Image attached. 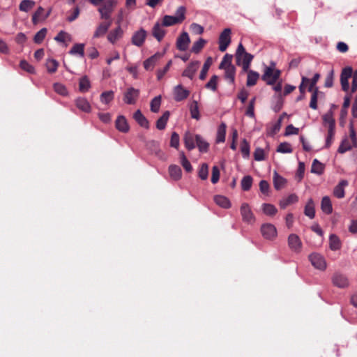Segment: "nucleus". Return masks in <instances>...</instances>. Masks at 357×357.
Here are the masks:
<instances>
[{"mask_svg": "<svg viewBox=\"0 0 357 357\" xmlns=\"http://www.w3.org/2000/svg\"><path fill=\"white\" fill-rule=\"evenodd\" d=\"M231 43V29H225L219 37V50L225 52Z\"/></svg>", "mask_w": 357, "mask_h": 357, "instance_id": "8", "label": "nucleus"}, {"mask_svg": "<svg viewBox=\"0 0 357 357\" xmlns=\"http://www.w3.org/2000/svg\"><path fill=\"white\" fill-rule=\"evenodd\" d=\"M348 185L346 180L341 181L337 185H336L333 190V195L337 198H343L344 197V187Z\"/></svg>", "mask_w": 357, "mask_h": 357, "instance_id": "28", "label": "nucleus"}, {"mask_svg": "<svg viewBox=\"0 0 357 357\" xmlns=\"http://www.w3.org/2000/svg\"><path fill=\"white\" fill-rule=\"evenodd\" d=\"M200 62L198 61H194L189 63L188 67L183 72V76L187 77L190 79H192L195 73L199 68Z\"/></svg>", "mask_w": 357, "mask_h": 357, "instance_id": "16", "label": "nucleus"}, {"mask_svg": "<svg viewBox=\"0 0 357 357\" xmlns=\"http://www.w3.org/2000/svg\"><path fill=\"white\" fill-rule=\"evenodd\" d=\"M323 122L324 126L328 127V129H333L335 128V121L333 116V112L331 111L326 113L323 116Z\"/></svg>", "mask_w": 357, "mask_h": 357, "instance_id": "26", "label": "nucleus"}, {"mask_svg": "<svg viewBox=\"0 0 357 357\" xmlns=\"http://www.w3.org/2000/svg\"><path fill=\"white\" fill-rule=\"evenodd\" d=\"M91 87V84L87 76H84L79 79V89L81 92H86Z\"/></svg>", "mask_w": 357, "mask_h": 357, "instance_id": "44", "label": "nucleus"}, {"mask_svg": "<svg viewBox=\"0 0 357 357\" xmlns=\"http://www.w3.org/2000/svg\"><path fill=\"white\" fill-rule=\"evenodd\" d=\"M139 95V91L133 87H130L124 93L123 101L128 105H133L136 102Z\"/></svg>", "mask_w": 357, "mask_h": 357, "instance_id": "10", "label": "nucleus"}, {"mask_svg": "<svg viewBox=\"0 0 357 357\" xmlns=\"http://www.w3.org/2000/svg\"><path fill=\"white\" fill-rule=\"evenodd\" d=\"M198 176L202 180H206L208 176V166L206 163H203L198 172Z\"/></svg>", "mask_w": 357, "mask_h": 357, "instance_id": "55", "label": "nucleus"}, {"mask_svg": "<svg viewBox=\"0 0 357 357\" xmlns=\"http://www.w3.org/2000/svg\"><path fill=\"white\" fill-rule=\"evenodd\" d=\"M248 77L246 84L248 86H252L256 84L259 75L258 73L255 72L253 70H248Z\"/></svg>", "mask_w": 357, "mask_h": 357, "instance_id": "37", "label": "nucleus"}, {"mask_svg": "<svg viewBox=\"0 0 357 357\" xmlns=\"http://www.w3.org/2000/svg\"><path fill=\"white\" fill-rule=\"evenodd\" d=\"M169 174L170 177L175 181L181 179L182 176L181 169L176 165H171L169 167Z\"/></svg>", "mask_w": 357, "mask_h": 357, "instance_id": "27", "label": "nucleus"}, {"mask_svg": "<svg viewBox=\"0 0 357 357\" xmlns=\"http://www.w3.org/2000/svg\"><path fill=\"white\" fill-rule=\"evenodd\" d=\"M112 24V20L101 23L94 32L93 37L99 38L104 36Z\"/></svg>", "mask_w": 357, "mask_h": 357, "instance_id": "21", "label": "nucleus"}, {"mask_svg": "<svg viewBox=\"0 0 357 357\" xmlns=\"http://www.w3.org/2000/svg\"><path fill=\"white\" fill-rule=\"evenodd\" d=\"M183 141L185 144V146L189 151L193 149L195 147V135L190 133V132H186L183 137Z\"/></svg>", "mask_w": 357, "mask_h": 357, "instance_id": "22", "label": "nucleus"}, {"mask_svg": "<svg viewBox=\"0 0 357 357\" xmlns=\"http://www.w3.org/2000/svg\"><path fill=\"white\" fill-rule=\"evenodd\" d=\"M114 97V94L112 91H107L101 93L100 98L102 103L107 105L113 100Z\"/></svg>", "mask_w": 357, "mask_h": 357, "instance_id": "47", "label": "nucleus"}, {"mask_svg": "<svg viewBox=\"0 0 357 357\" xmlns=\"http://www.w3.org/2000/svg\"><path fill=\"white\" fill-rule=\"evenodd\" d=\"M133 118L142 127L149 128V121L139 109L135 112Z\"/></svg>", "mask_w": 357, "mask_h": 357, "instance_id": "30", "label": "nucleus"}, {"mask_svg": "<svg viewBox=\"0 0 357 357\" xmlns=\"http://www.w3.org/2000/svg\"><path fill=\"white\" fill-rule=\"evenodd\" d=\"M179 22H180V21L176 18V17L171 16V15H165L163 17L162 24L165 26H169L176 24L177 23H179Z\"/></svg>", "mask_w": 357, "mask_h": 357, "instance_id": "50", "label": "nucleus"}, {"mask_svg": "<svg viewBox=\"0 0 357 357\" xmlns=\"http://www.w3.org/2000/svg\"><path fill=\"white\" fill-rule=\"evenodd\" d=\"M49 16V13H45L44 8L39 7L32 17V22L34 24L41 20H45Z\"/></svg>", "mask_w": 357, "mask_h": 357, "instance_id": "24", "label": "nucleus"}, {"mask_svg": "<svg viewBox=\"0 0 357 357\" xmlns=\"http://www.w3.org/2000/svg\"><path fill=\"white\" fill-rule=\"evenodd\" d=\"M212 64V59L211 57L208 58L206 61H205L202 69L201 70L200 75H199V79L203 80L206 78L207 73L208 71V69L210 66Z\"/></svg>", "mask_w": 357, "mask_h": 357, "instance_id": "51", "label": "nucleus"}, {"mask_svg": "<svg viewBox=\"0 0 357 357\" xmlns=\"http://www.w3.org/2000/svg\"><path fill=\"white\" fill-rule=\"evenodd\" d=\"M332 280L333 284L339 288H346L349 284L347 277L338 273L334 274Z\"/></svg>", "mask_w": 357, "mask_h": 357, "instance_id": "13", "label": "nucleus"}, {"mask_svg": "<svg viewBox=\"0 0 357 357\" xmlns=\"http://www.w3.org/2000/svg\"><path fill=\"white\" fill-rule=\"evenodd\" d=\"M298 200V196L295 194H291L287 197L281 199L280 202V206L282 208H285L287 206L297 202Z\"/></svg>", "mask_w": 357, "mask_h": 357, "instance_id": "35", "label": "nucleus"}, {"mask_svg": "<svg viewBox=\"0 0 357 357\" xmlns=\"http://www.w3.org/2000/svg\"><path fill=\"white\" fill-rule=\"evenodd\" d=\"M162 23L156 22L152 29V35L158 40L161 41L165 36L166 31Z\"/></svg>", "mask_w": 357, "mask_h": 357, "instance_id": "17", "label": "nucleus"}, {"mask_svg": "<svg viewBox=\"0 0 357 357\" xmlns=\"http://www.w3.org/2000/svg\"><path fill=\"white\" fill-rule=\"evenodd\" d=\"M304 213L306 216L312 219L315 215L314 203L312 198L309 199L304 209Z\"/></svg>", "mask_w": 357, "mask_h": 357, "instance_id": "31", "label": "nucleus"}, {"mask_svg": "<svg viewBox=\"0 0 357 357\" xmlns=\"http://www.w3.org/2000/svg\"><path fill=\"white\" fill-rule=\"evenodd\" d=\"M218 77L217 75H213L210 80L206 84V88L212 90L213 91H216Z\"/></svg>", "mask_w": 357, "mask_h": 357, "instance_id": "58", "label": "nucleus"}, {"mask_svg": "<svg viewBox=\"0 0 357 357\" xmlns=\"http://www.w3.org/2000/svg\"><path fill=\"white\" fill-rule=\"evenodd\" d=\"M179 156H180V162H181V165L183 166V167L184 168V169L187 172H192V165H191L190 162H189V160L187 159L184 152L181 151L179 153Z\"/></svg>", "mask_w": 357, "mask_h": 357, "instance_id": "41", "label": "nucleus"}, {"mask_svg": "<svg viewBox=\"0 0 357 357\" xmlns=\"http://www.w3.org/2000/svg\"><path fill=\"white\" fill-rule=\"evenodd\" d=\"M280 70L275 68V64L271 63L270 66L265 67L262 79L266 82L267 84L273 85L280 77Z\"/></svg>", "mask_w": 357, "mask_h": 357, "instance_id": "2", "label": "nucleus"}, {"mask_svg": "<svg viewBox=\"0 0 357 357\" xmlns=\"http://www.w3.org/2000/svg\"><path fill=\"white\" fill-rule=\"evenodd\" d=\"M161 105V96H155L151 102V111L154 113L159 112Z\"/></svg>", "mask_w": 357, "mask_h": 357, "instance_id": "52", "label": "nucleus"}, {"mask_svg": "<svg viewBox=\"0 0 357 357\" xmlns=\"http://www.w3.org/2000/svg\"><path fill=\"white\" fill-rule=\"evenodd\" d=\"M179 136L176 132H173L171 136L170 146L175 149H178L179 146Z\"/></svg>", "mask_w": 357, "mask_h": 357, "instance_id": "63", "label": "nucleus"}, {"mask_svg": "<svg viewBox=\"0 0 357 357\" xmlns=\"http://www.w3.org/2000/svg\"><path fill=\"white\" fill-rule=\"evenodd\" d=\"M288 245L289 248L295 252H300L301 251L303 244L301 242V240L300 239L299 236L295 234H291L288 236Z\"/></svg>", "mask_w": 357, "mask_h": 357, "instance_id": "9", "label": "nucleus"}, {"mask_svg": "<svg viewBox=\"0 0 357 357\" xmlns=\"http://www.w3.org/2000/svg\"><path fill=\"white\" fill-rule=\"evenodd\" d=\"M353 69L350 66L345 67L342 69L340 75V83L342 89L344 91H348L349 89V79L351 77Z\"/></svg>", "mask_w": 357, "mask_h": 357, "instance_id": "7", "label": "nucleus"}, {"mask_svg": "<svg viewBox=\"0 0 357 357\" xmlns=\"http://www.w3.org/2000/svg\"><path fill=\"white\" fill-rule=\"evenodd\" d=\"M190 91L183 87L182 85L178 84L174 89V96L176 101H181L188 98Z\"/></svg>", "mask_w": 357, "mask_h": 357, "instance_id": "15", "label": "nucleus"}, {"mask_svg": "<svg viewBox=\"0 0 357 357\" xmlns=\"http://www.w3.org/2000/svg\"><path fill=\"white\" fill-rule=\"evenodd\" d=\"M226 124L225 123H222L218 129L217 132V142H224L225 140V135H226Z\"/></svg>", "mask_w": 357, "mask_h": 357, "instance_id": "43", "label": "nucleus"}, {"mask_svg": "<svg viewBox=\"0 0 357 357\" xmlns=\"http://www.w3.org/2000/svg\"><path fill=\"white\" fill-rule=\"evenodd\" d=\"M35 6V1L33 0H22L19 6V9L23 12H28Z\"/></svg>", "mask_w": 357, "mask_h": 357, "instance_id": "45", "label": "nucleus"}, {"mask_svg": "<svg viewBox=\"0 0 357 357\" xmlns=\"http://www.w3.org/2000/svg\"><path fill=\"white\" fill-rule=\"evenodd\" d=\"M277 151L282 153H289L292 152V149L289 144L284 142L278 146Z\"/></svg>", "mask_w": 357, "mask_h": 357, "instance_id": "60", "label": "nucleus"}, {"mask_svg": "<svg viewBox=\"0 0 357 357\" xmlns=\"http://www.w3.org/2000/svg\"><path fill=\"white\" fill-rule=\"evenodd\" d=\"M252 184V178L250 176H244L241 182V188L243 190L248 191L250 189Z\"/></svg>", "mask_w": 357, "mask_h": 357, "instance_id": "53", "label": "nucleus"}, {"mask_svg": "<svg viewBox=\"0 0 357 357\" xmlns=\"http://www.w3.org/2000/svg\"><path fill=\"white\" fill-rule=\"evenodd\" d=\"M47 30L46 28H43L39 31H38L34 36V42L38 44L41 43L47 34Z\"/></svg>", "mask_w": 357, "mask_h": 357, "instance_id": "56", "label": "nucleus"}, {"mask_svg": "<svg viewBox=\"0 0 357 357\" xmlns=\"http://www.w3.org/2000/svg\"><path fill=\"white\" fill-rule=\"evenodd\" d=\"M324 169V165L321 162H320L317 159H314L312 162L311 172L320 175L323 173Z\"/></svg>", "mask_w": 357, "mask_h": 357, "instance_id": "42", "label": "nucleus"}, {"mask_svg": "<svg viewBox=\"0 0 357 357\" xmlns=\"http://www.w3.org/2000/svg\"><path fill=\"white\" fill-rule=\"evenodd\" d=\"M214 202L217 205L223 208H229L231 207V202L229 199L223 195H215L213 198Z\"/></svg>", "mask_w": 357, "mask_h": 357, "instance_id": "25", "label": "nucleus"}, {"mask_svg": "<svg viewBox=\"0 0 357 357\" xmlns=\"http://www.w3.org/2000/svg\"><path fill=\"white\" fill-rule=\"evenodd\" d=\"M190 43V37L186 32H183L177 39L176 47L181 51H185L188 49Z\"/></svg>", "mask_w": 357, "mask_h": 357, "instance_id": "18", "label": "nucleus"}, {"mask_svg": "<svg viewBox=\"0 0 357 357\" xmlns=\"http://www.w3.org/2000/svg\"><path fill=\"white\" fill-rule=\"evenodd\" d=\"M240 213L243 222L250 225L255 222V216L248 203L244 202L241 205Z\"/></svg>", "mask_w": 357, "mask_h": 357, "instance_id": "4", "label": "nucleus"}, {"mask_svg": "<svg viewBox=\"0 0 357 357\" xmlns=\"http://www.w3.org/2000/svg\"><path fill=\"white\" fill-rule=\"evenodd\" d=\"M69 53L72 55H79L83 57L84 55V44L78 43L73 46Z\"/></svg>", "mask_w": 357, "mask_h": 357, "instance_id": "39", "label": "nucleus"}, {"mask_svg": "<svg viewBox=\"0 0 357 357\" xmlns=\"http://www.w3.org/2000/svg\"><path fill=\"white\" fill-rule=\"evenodd\" d=\"M232 56L228 54H225L220 64L219 68L225 70V77L231 84L234 82L235 79V67L231 64Z\"/></svg>", "mask_w": 357, "mask_h": 357, "instance_id": "1", "label": "nucleus"}, {"mask_svg": "<svg viewBox=\"0 0 357 357\" xmlns=\"http://www.w3.org/2000/svg\"><path fill=\"white\" fill-rule=\"evenodd\" d=\"M254 158L257 161H261L266 159V153L263 149L257 148L254 152Z\"/></svg>", "mask_w": 357, "mask_h": 357, "instance_id": "59", "label": "nucleus"}, {"mask_svg": "<svg viewBox=\"0 0 357 357\" xmlns=\"http://www.w3.org/2000/svg\"><path fill=\"white\" fill-rule=\"evenodd\" d=\"M261 209L263 213L268 216H273L278 212L276 207L271 204H263L261 206Z\"/></svg>", "mask_w": 357, "mask_h": 357, "instance_id": "38", "label": "nucleus"}, {"mask_svg": "<svg viewBox=\"0 0 357 357\" xmlns=\"http://www.w3.org/2000/svg\"><path fill=\"white\" fill-rule=\"evenodd\" d=\"M54 90L56 93H57L59 95L61 96H67L68 95V90L66 87L61 83H55L53 86Z\"/></svg>", "mask_w": 357, "mask_h": 357, "instance_id": "57", "label": "nucleus"}, {"mask_svg": "<svg viewBox=\"0 0 357 357\" xmlns=\"http://www.w3.org/2000/svg\"><path fill=\"white\" fill-rule=\"evenodd\" d=\"M261 233L267 240H273L278 236L276 227L271 223L263 224L261 227Z\"/></svg>", "mask_w": 357, "mask_h": 357, "instance_id": "6", "label": "nucleus"}, {"mask_svg": "<svg viewBox=\"0 0 357 357\" xmlns=\"http://www.w3.org/2000/svg\"><path fill=\"white\" fill-rule=\"evenodd\" d=\"M45 65L47 72L50 73H54L58 68L59 63L55 59H49L47 60Z\"/></svg>", "mask_w": 357, "mask_h": 357, "instance_id": "49", "label": "nucleus"}, {"mask_svg": "<svg viewBox=\"0 0 357 357\" xmlns=\"http://www.w3.org/2000/svg\"><path fill=\"white\" fill-rule=\"evenodd\" d=\"M163 54L157 52L144 61V67L146 70H152L156 63L162 57Z\"/></svg>", "mask_w": 357, "mask_h": 357, "instance_id": "14", "label": "nucleus"}, {"mask_svg": "<svg viewBox=\"0 0 357 357\" xmlns=\"http://www.w3.org/2000/svg\"><path fill=\"white\" fill-rule=\"evenodd\" d=\"M117 4V0H107L98 8L101 19L111 20V15L114 7Z\"/></svg>", "mask_w": 357, "mask_h": 357, "instance_id": "3", "label": "nucleus"}, {"mask_svg": "<svg viewBox=\"0 0 357 357\" xmlns=\"http://www.w3.org/2000/svg\"><path fill=\"white\" fill-rule=\"evenodd\" d=\"M321 208L322 211L326 214H331L332 213L333 207L329 197L325 196L322 198Z\"/></svg>", "mask_w": 357, "mask_h": 357, "instance_id": "33", "label": "nucleus"}, {"mask_svg": "<svg viewBox=\"0 0 357 357\" xmlns=\"http://www.w3.org/2000/svg\"><path fill=\"white\" fill-rule=\"evenodd\" d=\"M146 36V31L142 28L133 33L131 38V42L134 45L137 47H141L143 45Z\"/></svg>", "mask_w": 357, "mask_h": 357, "instance_id": "11", "label": "nucleus"}, {"mask_svg": "<svg viewBox=\"0 0 357 357\" xmlns=\"http://www.w3.org/2000/svg\"><path fill=\"white\" fill-rule=\"evenodd\" d=\"M116 128L122 132H128L129 131V126L125 116H119L116 120Z\"/></svg>", "mask_w": 357, "mask_h": 357, "instance_id": "20", "label": "nucleus"}, {"mask_svg": "<svg viewBox=\"0 0 357 357\" xmlns=\"http://www.w3.org/2000/svg\"><path fill=\"white\" fill-rule=\"evenodd\" d=\"M169 112L166 111L163 113L162 116L159 118L156 122V128L158 130H164L166 127L167 123L168 121V119L169 118Z\"/></svg>", "mask_w": 357, "mask_h": 357, "instance_id": "36", "label": "nucleus"}, {"mask_svg": "<svg viewBox=\"0 0 357 357\" xmlns=\"http://www.w3.org/2000/svg\"><path fill=\"white\" fill-rule=\"evenodd\" d=\"M190 115L192 119L196 120H199L200 119L199 110L198 102L196 100H194L190 107Z\"/></svg>", "mask_w": 357, "mask_h": 357, "instance_id": "48", "label": "nucleus"}, {"mask_svg": "<svg viewBox=\"0 0 357 357\" xmlns=\"http://www.w3.org/2000/svg\"><path fill=\"white\" fill-rule=\"evenodd\" d=\"M241 151L242 153V155L244 158H248L250 155V146L248 142L243 139L241 146Z\"/></svg>", "mask_w": 357, "mask_h": 357, "instance_id": "61", "label": "nucleus"}, {"mask_svg": "<svg viewBox=\"0 0 357 357\" xmlns=\"http://www.w3.org/2000/svg\"><path fill=\"white\" fill-rule=\"evenodd\" d=\"M206 41L203 38H199L197 41L194 43L191 51L194 53H199L200 50L204 47Z\"/></svg>", "mask_w": 357, "mask_h": 357, "instance_id": "54", "label": "nucleus"}, {"mask_svg": "<svg viewBox=\"0 0 357 357\" xmlns=\"http://www.w3.org/2000/svg\"><path fill=\"white\" fill-rule=\"evenodd\" d=\"M329 247L330 249L335 251L341 248V241L339 237L335 234H331L329 236Z\"/></svg>", "mask_w": 357, "mask_h": 357, "instance_id": "34", "label": "nucleus"}, {"mask_svg": "<svg viewBox=\"0 0 357 357\" xmlns=\"http://www.w3.org/2000/svg\"><path fill=\"white\" fill-rule=\"evenodd\" d=\"M355 146H356L355 144H353V142H351L348 137H345L344 139H342L337 151L340 153H344Z\"/></svg>", "mask_w": 357, "mask_h": 357, "instance_id": "23", "label": "nucleus"}, {"mask_svg": "<svg viewBox=\"0 0 357 357\" xmlns=\"http://www.w3.org/2000/svg\"><path fill=\"white\" fill-rule=\"evenodd\" d=\"M253 56L247 52L239 57H236V64L241 66L243 71H248Z\"/></svg>", "mask_w": 357, "mask_h": 357, "instance_id": "12", "label": "nucleus"}, {"mask_svg": "<svg viewBox=\"0 0 357 357\" xmlns=\"http://www.w3.org/2000/svg\"><path fill=\"white\" fill-rule=\"evenodd\" d=\"M220 178V170L217 166H213L212 168L211 182L215 184L218 183Z\"/></svg>", "mask_w": 357, "mask_h": 357, "instance_id": "64", "label": "nucleus"}, {"mask_svg": "<svg viewBox=\"0 0 357 357\" xmlns=\"http://www.w3.org/2000/svg\"><path fill=\"white\" fill-rule=\"evenodd\" d=\"M311 264L317 269L324 271L326 268V261L319 253L314 252L309 255Z\"/></svg>", "mask_w": 357, "mask_h": 357, "instance_id": "5", "label": "nucleus"}, {"mask_svg": "<svg viewBox=\"0 0 357 357\" xmlns=\"http://www.w3.org/2000/svg\"><path fill=\"white\" fill-rule=\"evenodd\" d=\"M286 183V180L280 176L277 172H274L273 174V184L276 190L282 188Z\"/></svg>", "mask_w": 357, "mask_h": 357, "instance_id": "40", "label": "nucleus"}, {"mask_svg": "<svg viewBox=\"0 0 357 357\" xmlns=\"http://www.w3.org/2000/svg\"><path fill=\"white\" fill-rule=\"evenodd\" d=\"M54 40L58 43H65V45H68V43L72 41V36L68 33L61 31L55 37Z\"/></svg>", "mask_w": 357, "mask_h": 357, "instance_id": "29", "label": "nucleus"}, {"mask_svg": "<svg viewBox=\"0 0 357 357\" xmlns=\"http://www.w3.org/2000/svg\"><path fill=\"white\" fill-rule=\"evenodd\" d=\"M317 89H315L314 91H312L310 107L313 109H316L317 108Z\"/></svg>", "mask_w": 357, "mask_h": 357, "instance_id": "62", "label": "nucleus"}, {"mask_svg": "<svg viewBox=\"0 0 357 357\" xmlns=\"http://www.w3.org/2000/svg\"><path fill=\"white\" fill-rule=\"evenodd\" d=\"M123 34V31L120 26H118L117 28L111 31L107 36V39L112 43H114L117 40H119Z\"/></svg>", "mask_w": 357, "mask_h": 357, "instance_id": "32", "label": "nucleus"}, {"mask_svg": "<svg viewBox=\"0 0 357 357\" xmlns=\"http://www.w3.org/2000/svg\"><path fill=\"white\" fill-rule=\"evenodd\" d=\"M77 107L82 112L89 113L91 111V106L89 102L84 98H78L75 100Z\"/></svg>", "mask_w": 357, "mask_h": 357, "instance_id": "19", "label": "nucleus"}, {"mask_svg": "<svg viewBox=\"0 0 357 357\" xmlns=\"http://www.w3.org/2000/svg\"><path fill=\"white\" fill-rule=\"evenodd\" d=\"M195 139L199 150L201 152H206L208 148V144L199 135H195Z\"/></svg>", "mask_w": 357, "mask_h": 357, "instance_id": "46", "label": "nucleus"}]
</instances>
